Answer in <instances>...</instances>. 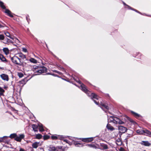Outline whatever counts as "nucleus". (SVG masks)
<instances>
[{
    "mask_svg": "<svg viewBox=\"0 0 151 151\" xmlns=\"http://www.w3.org/2000/svg\"><path fill=\"white\" fill-rule=\"evenodd\" d=\"M0 6L3 9H5V10L6 9V6L4 4V3L1 1H0Z\"/></svg>",
    "mask_w": 151,
    "mask_h": 151,
    "instance_id": "obj_26",
    "label": "nucleus"
},
{
    "mask_svg": "<svg viewBox=\"0 0 151 151\" xmlns=\"http://www.w3.org/2000/svg\"><path fill=\"white\" fill-rule=\"evenodd\" d=\"M128 118L129 119H128L129 120V121L131 122H133V120H132L129 117H128Z\"/></svg>",
    "mask_w": 151,
    "mask_h": 151,
    "instance_id": "obj_47",
    "label": "nucleus"
},
{
    "mask_svg": "<svg viewBox=\"0 0 151 151\" xmlns=\"http://www.w3.org/2000/svg\"><path fill=\"white\" fill-rule=\"evenodd\" d=\"M129 9H132V10H134V11H135V12H136V10H137L136 9H134V8H132L131 7H130Z\"/></svg>",
    "mask_w": 151,
    "mask_h": 151,
    "instance_id": "obj_45",
    "label": "nucleus"
},
{
    "mask_svg": "<svg viewBox=\"0 0 151 151\" xmlns=\"http://www.w3.org/2000/svg\"><path fill=\"white\" fill-rule=\"evenodd\" d=\"M93 140V137H91L83 138V139L82 140L83 142H91V141H92Z\"/></svg>",
    "mask_w": 151,
    "mask_h": 151,
    "instance_id": "obj_15",
    "label": "nucleus"
},
{
    "mask_svg": "<svg viewBox=\"0 0 151 151\" xmlns=\"http://www.w3.org/2000/svg\"><path fill=\"white\" fill-rule=\"evenodd\" d=\"M0 92L4 93V90L2 88L0 87Z\"/></svg>",
    "mask_w": 151,
    "mask_h": 151,
    "instance_id": "obj_40",
    "label": "nucleus"
},
{
    "mask_svg": "<svg viewBox=\"0 0 151 151\" xmlns=\"http://www.w3.org/2000/svg\"><path fill=\"white\" fill-rule=\"evenodd\" d=\"M128 139V138H127V137H126V138L124 140V142H126V143H127Z\"/></svg>",
    "mask_w": 151,
    "mask_h": 151,
    "instance_id": "obj_42",
    "label": "nucleus"
},
{
    "mask_svg": "<svg viewBox=\"0 0 151 151\" xmlns=\"http://www.w3.org/2000/svg\"><path fill=\"white\" fill-rule=\"evenodd\" d=\"M108 96H109V95L108 94H107Z\"/></svg>",
    "mask_w": 151,
    "mask_h": 151,
    "instance_id": "obj_58",
    "label": "nucleus"
},
{
    "mask_svg": "<svg viewBox=\"0 0 151 151\" xmlns=\"http://www.w3.org/2000/svg\"><path fill=\"white\" fill-rule=\"evenodd\" d=\"M29 17V16H27L26 17V19L27 21L28 22L29 19H28V17Z\"/></svg>",
    "mask_w": 151,
    "mask_h": 151,
    "instance_id": "obj_49",
    "label": "nucleus"
},
{
    "mask_svg": "<svg viewBox=\"0 0 151 151\" xmlns=\"http://www.w3.org/2000/svg\"><path fill=\"white\" fill-rule=\"evenodd\" d=\"M19 151H26L25 150L22 148H20Z\"/></svg>",
    "mask_w": 151,
    "mask_h": 151,
    "instance_id": "obj_44",
    "label": "nucleus"
},
{
    "mask_svg": "<svg viewBox=\"0 0 151 151\" xmlns=\"http://www.w3.org/2000/svg\"><path fill=\"white\" fill-rule=\"evenodd\" d=\"M1 77V78L5 81H8L9 80V78L8 76L7 75L4 74H1L0 75Z\"/></svg>",
    "mask_w": 151,
    "mask_h": 151,
    "instance_id": "obj_14",
    "label": "nucleus"
},
{
    "mask_svg": "<svg viewBox=\"0 0 151 151\" xmlns=\"http://www.w3.org/2000/svg\"><path fill=\"white\" fill-rule=\"evenodd\" d=\"M141 144L143 145L146 146H149L151 145V144L148 141H142Z\"/></svg>",
    "mask_w": 151,
    "mask_h": 151,
    "instance_id": "obj_16",
    "label": "nucleus"
},
{
    "mask_svg": "<svg viewBox=\"0 0 151 151\" xmlns=\"http://www.w3.org/2000/svg\"><path fill=\"white\" fill-rule=\"evenodd\" d=\"M8 137H9L7 136H4L0 137V142L5 143L8 142L9 141L7 139Z\"/></svg>",
    "mask_w": 151,
    "mask_h": 151,
    "instance_id": "obj_9",
    "label": "nucleus"
},
{
    "mask_svg": "<svg viewBox=\"0 0 151 151\" xmlns=\"http://www.w3.org/2000/svg\"><path fill=\"white\" fill-rule=\"evenodd\" d=\"M140 59H142V58H140Z\"/></svg>",
    "mask_w": 151,
    "mask_h": 151,
    "instance_id": "obj_59",
    "label": "nucleus"
},
{
    "mask_svg": "<svg viewBox=\"0 0 151 151\" xmlns=\"http://www.w3.org/2000/svg\"><path fill=\"white\" fill-rule=\"evenodd\" d=\"M9 37L11 39H12L13 40V39H14V38H13L11 36H10V37Z\"/></svg>",
    "mask_w": 151,
    "mask_h": 151,
    "instance_id": "obj_52",
    "label": "nucleus"
},
{
    "mask_svg": "<svg viewBox=\"0 0 151 151\" xmlns=\"http://www.w3.org/2000/svg\"><path fill=\"white\" fill-rule=\"evenodd\" d=\"M17 136V134L16 133H13L11 134L9 137L12 139L15 138Z\"/></svg>",
    "mask_w": 151,
    "mask_h": 151,
    "instance_id": "obj_31",
    "label": "nucleus"
},
{
    "mask_svg": "<svg viewBox=\"0 0 151 151\" xmlns=\"http://www.w3.org/2000/svg\"><path fill=\"white\" fill-rule=\"evenodd\" d=\"M22 51L24 52H27V49H26V48H22Z\"/></svg>",
    "mask_w": 151,
    "mask_h": 151,
    "instance_id": "obj_41",
    "label": "nucleus"
},
{
    "mask_svg": "<svg viewBox=\"0 0 151 151\" xmlns=\"http://www.w3.org/2000/svg\"><path fill=\"white\" fill-rule=\"evenodd\" d=\"M18 57H19L22 59L26 58V56L25 55L23 54L22 52L18 53L17 54Z\"/></svg>",
    "mask_w": 151,
    "mask_h": 151,
    "instance_id": "obj_21",
    "label": "nucleus"
},
{
    "mask_svg": "<svg viewBox=\"0 0 151 151\" xmlns=\"http://www.w3.org/2000/svg\"><path fill=\"white\" fill-rule=\"evenodd\" d=\"M33 66H35V65H34Z\"/></svg>",
    "mask_w": 151,
    "mask_h": 151,
    "instance_id": "obj_60",
    "label": "nucleus"
},
{
    "mask_svg": "<svg viewBox=\"0 0 151 151\" xmlns=\"http://www.w3.org/2000/svg\"><path fill=\"white\" fill-rule=\"evenodd\" d=\"M137 133L140 134H146V135L151 137V132L146 129L144 130H137Z\"/></svg>",
    "mask_w": 151,
    "mask_h": 151,
    "instance_id": "obj_6",
    "label": "nucleus"
},
{
    "mask_svg": "<svg viewBox=\"0 0 151 151\" xmlns=\"http://www.w3.org/2000/svg\"><path fill=\"white\" fill-rule=\"evenodd\" d=\"M109 118L110 122H113L114 124H122L124 123V122L122 121L120 119L116 117L111 116Z\"/></svg>",
    "mask_w": 151,
    "mask_h": 151,
    "instance_id": "obj_3",
    "label": "nucleus"
},
{
    "mask_svg": "<svg viewBox=\"0 0 151 151\" xmlns=\"http://www.w3.org/2000/svg\"><path fill=\"white\" fill-rule=\"evenodd\" d=\"M3 50L6 55H7L9 53V51L8 48H4Z\"/></svg>",
    "mask_w": 151,
    "mask_h": 151,
    "instance_id": "obj_23",
    "label": "nucleus"
},
{
    "mask_svg": "<svg viewBox=\"0 0 151 151\" xmlns=\"http://www.w3.org/2000/svg\"><path fill=\"white\" fill-rule=\"evenodd\" d=\"M56 150L55 147L52 146L50 145L49 149V150L50 151H55Z\"/></svg>",
    "mask_w": 151,
    "mask_h": 151,
    "instance_id": "obj_29",
    "label": "nucleus"
},
{
    "mask_svg": "<svg viewBox=\"0 0 151 151\" xmlns=\"http://www.w3.org/2000/svg\"><path fill=\"white\" fill-rule=\"evenodd\" d=\"M49 138V136L48 135H44V138L45 139H48Z\"/></svg>",
    "mask_w": 151,
    "mask_h": 151,
    "instance_id": "obj_39",
    "label": "nucleus"
},
{
    "mask_svg": "<svg viewBox=\"0 0 151 151\" xmlns=\"http://www.w3.org/2000/svg\"><path fill=\"white\" fill-rule=\"evenodd\" d=\"M73 79H74L75 81L77 82L78 83L80 84H81L82 83L81 81H80L79 79L78 78H76L75 77H73Z\"/></svg>",
    "mask_w": 151,
    "mask_h": 151,
    "instance_id": "obj_32",
    "label": "nucleus"
},
{
    "mask_svg": "<svg viewBox=\"0 0 151 151\" xmlns=\"http://www.w3.org/2000/svg\"><path fill=\"white\" fill-rule=\"evenodd\" d=\"M106 127L107 129L111 131H112L114 129L112 126L108 123L107 124Z\"/></svg>",
    "mask_w": 151,
    "mask_h": 151,
    "instance_id": "obj_22",
    "label": "nucleus"
},
{
    "mask_svg": "<svg viewBox=\"0 0 151 151\" xmlns=\"http://www.w3.org/2000/svg\"><path fill=\"white\" fill-rule=\"evenodd\" d=\"M4 12L5 13H6L8 16H9V17H13V16L12 14V12L9 9H6L5 10Z\"/></svg>",
    "mask_w": 151,
    "mask_h": 151,
    "instance_id": "obj_13",
    "label": "nucleus"
},
{
    "mask_svg": "<svg viewBox=\"0 0 151 151\" xmlns=\"http://www.w3.org/2000/svg\"><path fill=\"white\" fill-rule=\"evenodd\" d=\"M0 68L1 69H3L2 68H1L0 67Z\"/></svg>",
    "mask_w": 151,
    "mask_h": 151,
    "instance_id": "obj_55",
    "label": "nucleus"
},
{
    "mask_svg": "<svg viewBox=\"0 0 151 151\" xmlns=\"http://www.w3.org/2000/svg\"><path fill=\"white\" fill-rule=\"evenodd\" d=\"M73 144L76 147H82L83 146H88L90 147L96 148V146L93 145L87 144L84 143L82 144L77 142L73 141Z\"/></svg>",
    "mask_w": 151,
    "mask_h": 151,
    "instance_id": "obj_4",
    "label": "nucleus"
},
{
    "mask_svg": "<svg viewBox=\"0 0 151 151\" xmlns=\"http://www.w3.org/2000/svg\"><path fill=\"white\" fill-rule=\"evenodd\" d=\"M4 26H2L0 23V28H2L4 27Z\"/></svg>",
    "mask_w": 151,
    "mask_h": 151,
    "instance_id": "obj_50",
    "label": "nucleus"
},
{
    "mask_svg": "<svg viewBox=\"0 0 151 151\" xmlns=\"http://www.w3.org/2000/svg\"><path fill=\"white\" fill-rule=\"evenodd\" d=\"M28 80L27 78H25L22 80L17 82L18 85L19 86V91L20 92L24 86L27 83Z\"/></svg>",
    "mask_w": 151,
    "mask_h": 151,
    "instance_id": "obj_5",
    "label": "nucleus"
},
{
    "mask_svg": "<svg viewBox=\"0 0 151 151\" xmlns=\"http://www.w3.org/2000/svg\"><path fill=\"white\" fill-rule=\"evenodd\" d=\"M3 43L5 44H7L9 45V43H13V42L9 39L8 38H6L4 41Z\"/></svg>",
    "mask_w": 151,
    "mask_h": 151,
    "instance_id": "obj_17",
    "label": "nucleus"
},
{
    "mask_svg": "<svg viewBox=\"0 0 151 151\" xmlns=\"http://www.w3.org/2000/svg\"><path fill=\"white\" fill-rule=\"evenodd\" d=\"M17 75L20 78H22L23 76V74L21 72L18 73Z\"/></svg>",
    "mask_w": 151,
    "mask_h": 151,
    "instance_id": "obj_37",
    "label": "nucleus"
},
{
    "mask_svg": "<svg viewBox=\"0 0 151 151\" xmlns=\"http://www.w3.org/2000/svg\"><path fill=\"white\" fill-rule=\"evenodd\" d=\"M24 134H21L19 136H17L15 138V140L18 142H20L22 139L24 138Z\"/></svg>",
    "mask_w": 151,
    "mask_h": 151,
    "instance_id": "obj_10",
    "label": "nucleus"
},
{
    "mask_svg": "<svg viewBox=\"0 0 151 151\" xmlns=\"http://www.w3.org/2000/svg\"><path fill=\"white\" fill-rule=\"evenodd\" d=\"M34 72L35 73V75H40L43 73L50 74L55 76H57V75L54 73H47V70L45 67H36L32 69Z\"/></svg>",
    "mask_w": 151,
    "mask_h": 151,
    "instance_id": "obj_2",
    "label": "nucleus"
},
{
    "mask_svg": "<svg viewBox=\"0 0 151 151\" xmlns=\"http://www.w3.org/2000/svg\"><path fill=\"white\" fill-rule=\"evenodd\" d=\"M118 129L119 130V134L120 137H121V136L122 134L125 133L127 130V128L121 125L119 126Z\"/></svg>",
    "mask_w": 151,
    "mask_h": 151,
    "instance_id": "obj_8",
    "label": "nucleus"
},
{
    "mask_svg": "<svg viewBox=\"0 0 151 151\" xmlns=\"http://www.w3.org/2000/svg\"><path fill=\"white\" fill-rule=\"evenodd\" d=\"M0 59L3 62H7L8 60L6 59L5 58L2 54H0Z\"/></svg>",
    "mask_w": 151,
    "mask_h": 151,
    "instance_id": "obj_20",
    "label": "nucleus"
},
{
    "mask_svg": "<svg viewBox=\"0 0 151 151\" xmlns=\"http://www.w3.org/2000/svg\"><path fill=\"white\" fill-rule=\"evenodd\" d=\"M63 79L64 80H65V81H68V82H70V81H69L67 80H66V79Z\"/></svg>",
    "mask_w": 151,
    "mask_h": 151,
    "instance_id": "obj_53",
    "label": "nucleus"
},
{
    "mask_svg": "<svg viewBox=\"0 0 151 151\" xmlns=\"http://www.w3.org/2000/svg\"><path fill=\"white\" fill-rule=\"evenodd\" d=\"M38 125L39 127V129L40 131L42 132L44 131L43 125L42 124H38Z\"/></svg>",
    "mask_w": 151,
    "mask_h": 151,
    "instance_id": "obj_27",
    "label": "nucleus"
},
{
    "mask_svg": "<svg viewBox=\"0 0 151 151\" xmlns=\"http://www.w3.org/2000/svg\"><path fill=\"white\" fill-rule=\"evenodd\" d=\"M139 56H142V55H141L139 53Z\"/></svg>",
    "mask_w": 151,
    "mask_h": 151,
    "instance_id": "obj_54",
    "label": "nucleus"
},
{
    "mask_svg": "<svg viewBox=\"0 0 151 151\" xmlns=\"http://www.w3.org/2000/svg\"><path fill=\"white\" fill-rule=\"evenodd\" d=\"M42 135L41 134H38L36 135V138L37 139H40L42 138Z\"/></svg>",
    "mask_w": 151,
    "mask_h": 151,
    "instance_id": "obj_34",
    "label": "nucleus"
},
{
    "mask_svg": "<svg viewBox=\"0 0 151 151\" xmlns=\"http://www.w3.org/2000/svg\"><path fill=\"white\" fill-rule=\"evenodd\" d=\"M101 146L104 149H106L108 148V146L106 144H102L101 145Z\"/></svg>",
    "mask_w": 151,
    "mask_h": 151,
    "instance_id": "obj_33",
    "label": "nucleus"
},
{
    "mask_svg": "<svg viewBox=\"0 0 151 151\" xmlns=\"http://www.w3.org/2000/svg\"><path fill=\"white\" fill-rule=\"evenodd\" d=\"M46 47H47V45H46Z\"/></svg>",
    "mask_w": 151,
    "mask_h": 151,
    "instance_id": "obj_57",
    "label": "nucleus"
},
{
    "mask_svg": "<svg viewBox=\"0 0 151 151\" xmlns=\"http://www.w3.org/2000/svg\"><path fill=\"white\" fill-rule=\"evenodd\" d=\"M81 84L80 88L82 90L87 94L88 96H90L91 99L96 104L98 105V103L94 99L98 100L99 97L96 94L93 93H90L88 90L86 88V86L82 83Z\"/></svg>",
    "mask_w": 151,
    "mask_h": 151,
    "instance_id": "obj_1",
    "label": "nucleus"
},
{
    "mask_svg": "<svg viewBox=\"0 0 151 151\" xmlns=\"http://www.w3.org/2000/svg\"><path fill=\"white\" fill-rule=\"evenodd\" d=\"M32 127L33 129V130L35 132H37V126L35 124H33L32 125Z\"/></svg>",
    "mask_w": 151,
    "mask_h": 151,
    "instance_id": "obj_24",
    "label": "nucleus"
},
{
    "mask_svg": "<svg viewBox=\"0 0 151 151\" xmlns=\"http://www.w3.org/2000/svg\"><path fill=\"white\" fill-rule=\"evenodd\" d=\"M4 36L3 35H0V40H5Z\"/></svg>",
    "mask_w": 151,
    "mask_h": 151,
    "instance_id": "obj_36",
    "label": "nucleus"
},
{
    "mask_svg": "<svg viewBox=\"0 0 151 151\" xmlns=\"http://www.w3.org/2000/svg\"><path fill=\"white\" fill-rule=\"evenodd\" d=\"M100 105L101 106H100V107L105 112H106V111L104 109V108L106 109L107 110H108L109 109V107L108 106V105L104 104L102 103L101 102Z\"/></svg>",
    "mask_w": 151,
    "mask_h": 151,
    "instance_id": "obj_12",
    "label": "nucleus"
},
{
    "mask_svg": "<svg viewBox=\"0 0 151 151\" xmlns=\"http://www.w3.org/2000/svg\"><path fill=\"white\" fill-rule=\"evenodd\" d=\"M64 137L63 136H61L60 137V139L61 140H63L64 142H65L66 143H68L69 145H70V142L67 139H64Z\"/></svg>",
    "mask_w": 151,
    "mask_h": 151,
    "instance_id": "obj_25",
    "label": "nucleus"
},
{
    "mask_svg": "<svg viewBox=\"0 0 151 151\" xmlns=\"http://www.w3.org/2000/svg\"><path fill=\"white\" fill-rule=\"evenodd\" d=\"M11 60L12 62L17 65H21L22 63L21 59L18 58V56H14L11 58Z\"/></svg>",
    "mask_w": 151,
    "mask_h": 151,
    "instance_id": "obj_7",
    "label": "nucleus"
},
{
    "mask_svg": "<svg viewBox=\"0 0 151 151\" xmlns=\"http://www.w3.org/2000/svg\"><path fill=\"white\" fill-rule=\"evenodd\" d=\"M5 34L6 36L9 37H10V35L9 32H5Z\"/></svg>",
    "mask_w": 151,
    "mask_h": 151,
    "instance_id": "obj_38",
    "label": "nucleus"
},
{
    "mask_svg": "<svg viewBox=\"0 0 151 151\" xmlns=\"http://www.w3.org/2000/svg\"><path fill=\"white\" fill-rule=\"evenodd\" d=\"M129 133H127V136L126 137L127 138H129L132 137L133 136V132L132 130H129Z\"/></svg>",
    "mask_w": 151,
    "mask_h": 151,
    "instance_id": "obj_18",
    "label": "nucleus"
},
{
    "mask_svg": "<svg viewBox=\"0 0 151 151\" xmlns=\"http://www.w3.org/2000/svg\"><path fill=\"white\" fill-rule=\"evenodd\" d=\"M29 60L31 62L34 63H37V60L33 58H31L29 59Z\"/></svg>",
    "mask_w": 151,
    "mask_h": 151,
    "instance_id": "obj_30",
    "label": "nucleus"
},
{
    "mask_svg": "<svg viewBox=\"0 0 151 151\" xmlns=\"http://www.w3.org/2000/svg\"><path fill=\"white\" fill-rule=\"evenodd\" d=\"M116 143L118 145L120 146L122 144V142L121 140V137L117 139L116 141Z\"/></svg>",
    "mask_w": 151,
    "mask_h": 151,
    "instance_id": "obj_19",
    "label": "nucleus"
},
{
    "mask_svg": "<svg viewBox=\"0 0 151 151\" xmlns=\"http://www.w3.org/2000/svg\"><path fill=\"white\" fill-rule=\"evenodd\" d=\"M52 139L56 140L58 139V137L56 135H52L51 137Z\"/></svg>",
    "mask_w": 151,
    "mask_h": 151,
    "instance_id": "obj_35",
    "label": "nucleus"
},
{
    "mask_svg": "<svg viewBox=\"0 0 151 151\" xmlns=\"http://www.w3.org/2000/svg\"><path fill=\"white\" fill-rule=\"evenodd\" d=\"M4 93L0 92V96H3L4 95Z\"/></svg>",
    "mask_w": 151,
    "mask_h": 151,
    "instance_id": "obj_48",
    "label": "nucleus"
},
{
    "mask_svg": "<svg viewBox=\"0 0 151 151\" xmlns=\"http://www.w3.org/2000/svg\"><path fill=\"white\" fill-rule=\"evenodd\" d=\"M136 12L139 13V14H141V13L139 12L137 10H136Z\"/></svg>",
    "mask_w": 151,
    "mask_h": 151,
    "instance_id": "obj_51",
    "label": "nucleus"
},
{
    "mask_svg": "<svg viewBox=\"0 0 151 151\" xmlns=\"http://www.w3.org/2000/svg\"><path fill=\"white\" fill-rule=\"evenodd\" d=\"M131 112L136 118L139 119L142 118V116L140 115L137 113L132 111H131Z\"/></svg>",
    "mask_w": 151,
    "mask_h": 151,
    "instance_id": "obj_11",
    "label": "nucleus"
},
{
    "mask_svg": "<svg viewBox=\"0 0 151 151\" xmlns=\"http://www.w3.org/2000/svg\"><path fill=\"white\" fill-rule=\"evenodd\" d=\"M53 71L56 73H59V74H60V72L57 71V70H53Z\"/></svg>",
    "mask_w": 151,
    "mask_h": 151,
    "instance_id": "obj_46",
    "label": "nucleus"
},
{
    "mask_svg": "<svg viewBox=\"0 0 151 151\" xmlns=\"http://www.w3.org/2000/svg\"><path fill=\"white\" fill-rule=\"evenodd\" d=\"M121 149H123V148L121 147Z\"/></svg>",
    "mask_w": 151,
    "mask_h": 151,
    "instance_id": "obj_56",
    "label": "nucleus"
},
{
    "mask_svg": "<svg viewBox=\"0 0 151 151\" xmlns=\"http://www.w3.org/2000/svg\"><path fill=\"white\" fill-rule=\"evenodd\" d=\"M123 4L125 6H127L129 8H130V6H129V5H127L124 2H123Z\"/></svg>",
    "mask_w": 151,
    "mask_h": 151,
    "instance_id": "obj_43",
    "label": "nucleus"
},
{
    "mask_svg": "<svg viewBox=\"0 0 151 151\" xmlns=\"http://www.w3.org/2000/svg\"><path fill=\"white\" fill-rule=\"evenodd\" d=\"M39 143L37 142H35L32 144V147L35 148H37L38 146Z\"/></svg>",
    "mask_w": 151,
    "mask_h": 151,
    "instance_id": "obj_28",
    "label": "nucleus"
}]
</instances>
